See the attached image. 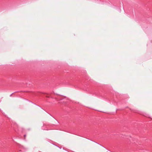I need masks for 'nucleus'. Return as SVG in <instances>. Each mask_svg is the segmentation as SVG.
<instances>
[{"label":"nucleus","instance_id":"1","mask_svg":"<svg viewBox=\"0 0 152 152\" xmlns=\"http://www.w3.org/2000/svg\"><path fill=\"white\" fill-rule=\"evenodd\" d=\"M26 134H25V135H24V137H26Z\"/></svg>","mask_w":152,"mask_h":152}]
</instances>
